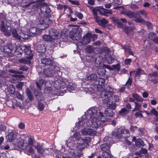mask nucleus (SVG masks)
Returning <instances> with one entry per match:
<instances>
[{
  "label": "nucleus",
  "instance_id": "obj_1",
  "mask_svg": "<svg viewBox=\"0 0 158 158\" xmlns=\"http://www.w3.org/2000/svg\"><path fill=\"white\" fill-rule=\"evenodd\" d=\"M97 114V109L95 107L90 108L85 113L87 116H89L92 127L95 128H98L100 125L103 126L104 123L109 121V118L108 117H112L114 114L113 111L109 108H106L104 112L105 115L107 117V118L104 117L101 112H99L98 118V115Z\"/></svg>",
  "mask_w": 158,
  "mask_h": 158
},
{
  "label": "nucleus",
  "instance_id": "obj_2",
  "mask_svg": "<svg viewBox=\"0 0 158 158\" xmlns=\"http://www.w3.org/2000/svg\"><path fill=\"white\" fill-rule=\"evenodd\" d=\"M1 31H3L4 34L8 36H9L12 33L13 36L17 39L20 40V36L17 34L16 30L15 28H12L8 23H6L5 25L3 22H2L1 23Z\"/></svg>",
  "mask_w": 158,
  "mask_h": 158
},
{
  "label": "nucleus",
  "instance_id": "obj_3",
  "mask_svg": "<svg viewBox=\"0 0 158 158\" xmlns=\"http://www.w3.org/2000/svg\"><path fill=\"white\" fill-rule=\"evenodd\" d=\"M91 141V139L89 137H85L83 139H79L77 142L76 147L78 150L82 151L85 147L87 148L89 146L88 143Z\"/></svg>",
  "mask_w": 158,
  "mask_h": 158
},
{
  "label": "nucleus",
  "instance_id": "obj_4",
  "mask_svg": "<svg viewBox=\"0 0 158 158\" xmlns=\"http://www.w3.org/2000/svg\"><path fill=\"white\" fill-rule=\"evenodd\" d=\"M129 131L121 128H118L112 134V136L118 139L127 138L130 136Z\"/></svg>",
  "mask_w": 158,
  "mask_h": 158
},
{
  "label": "nucleus",
  "instance_id": "obj_5",
  "mask_svg": "<svg viewBox=\"0 0 158 158\" xmlns=\"http://www.w3.org/2000/svg\"><path fill=\"white\" fill-rule=\"evenodd\" d=\"M57 66H51L50 67L45 68L43 71V74L44 75V77H51L54 73L57 71Z\"/></svg>",
  "mask_w": 158,
  "mask_h": 158
},
{
  "label": "nucleus",
  "instance_id": "obj_6",
  "mask_svg": "<svg viewBox=\"0 0 158 158\" xmlns=\"http://www.w3.org/2000/svg\"><path fill=\"white\" fill-rule=\"evenodd\" d=\"M9 73L16 74L13 76L11 79V82L13 83H16L19 80H21V79L24 77V76L23 75L18 74L19 73H20L21 74H22V72L20 73L13 69H10L9 70Z\"/></svg>",
  "mask_w": 158,
  "mask_h": 158
},
{
  "label": "nucleus",
  "instance_id": "obj_7",
  "mask_svg": "<svg viewBox=\"0 0 158 158\" xmlns=\"http://www.w3.org/2000/svg\"><path fill=\"white\" fill-rule=\"evenodd\" d=\"M110 95L108 94L106 97L104 98L103 99V102L105 104L107 105V108H109L110 110H113L115 109L116 106L115 103L112 102V100L109 98V96Z\"/></svg>",
  "mask_w": 158,
  "mask_h": 158
},
{
  "label": "nucleus",
  "instance_id": "obj_8",
  "mask_svg": "<svg viewBox=\"0 0 158 158\" xmlns=\"http://www.w3.org/2000/svg\"><path fill=\"white\" fill-rule=\"evenodd\" d=\"M109 94L110 95V96H109V98L112 100V102L115 103V102L118 100L119 98L117 95H111L108 92L106 91H102L100 93L101 97L104 98H105V97H106Z\"/></svg>",
  "mask_w": 158,
  "mask_h": 158
},
{
  "label": "nucleus",
  "instance_id": "obj_9",
  "mask_svg": "<svg viewBox=\"0 0 158 158\" xmlns=\"http://www.w3.org/2000/svg\"><path fill=\"white\" fill-rule=\"evenodd\" d=\"M112 19L114 23L119 28L123 27V25L127 23V21L124 18L119 19L115 17H113Z\"/></svg>",
  "mask_w": 158,
  "mask_h": 158
},
{
  "label": "nucleus",
  "instance_id": "obj_10",
  "mask_svg": "<svg viewBox=\"0 0 158 158\" xmlns=\"http://www.w3.org/2000/svg\"><path fill=\"white\" fill-rule=\"evenodd\" d=\"M86 116H83L82 117V119L81 120V121H79L78 123H76V125L78 126L80 129L81 127L86 126H87L90 125V124L89 123L90 122L86 118H85Z\"/></svg>",
  "mask_w": 158,
  "mask_h": 158
},
{
  "label": "nucleus",
  "instance_id": "obj_11",
  "mask_svg": "<svg viewBox=\"0 0 158 158\" xmlns=\"http://www.w3.org/2000/svg\"><path fill=\"white\" fill-rule=\"evenodd\" d=\"M97 38L96 35L95 34L92 35L91 33H88L85 36L83 39L82 44H86L90 43L92 38Z\"/></svg>",
  "mask_w": 158,
  "mask_h": 158
},
{
  "label": "nucleus",
  "instance_id": "obj_12",
  "mask_svg": "<svg viewBox=\"0 0 158 158\" xmlns=\"http://www.w3.org/2000/svg\"><path fill=\"white\" fill-rule=\"evenodd\" d=\"M49 34L50 36L53 38V40L54 41L59 39L60 37V33L57 30L54 28L50 29L49 31Z\"/></svg>",
  "mask_w": 158,
  "mask_h": 158
},
{
  "label": "nucleus",
  "instance_id": "obj_13",
  "mask_svg": "<svg viewBox=\"0 0 158 158\" xmlns=\"http://www.w3.org/2000/svg\"><path fill=\"white\" fill-rule=\"evenodd\" d=\"M123 14L130 18H133V20H134L135 22L136 19H140L141 18L139 15L129 11H125Z\"/></svg>",
  "mask_w": 158,
  "mask_h": 158
},
{
  "label": "nucleus",
  "instance_id": "obj_14",
  "mask_svg": "<svg viewBox=\"0 0 158 158\" xmlns=\"http://www.w3.org/2000/svg\"><path fill=\"white\" fill-rule=\"evenodd\" d=\"M41 63L44 66H54L53 64V61L49 59L43 58L41 60Z\"/></svg>",
  "mask_w": 158,
  "mask_h": 158
},
{
  "label": "nucleus",
  "instance_id": "obj_15",
  "mask_svg": "<svg viewBox=\"0 0 158 158\" xmlns=\"http://www.w3.org/2000/svg\"><path fill=\"white\" fill-rule=\"evenodd\" d=\"M17 132L15 131H12L6 136V138L9 142H11L15 139Z\"/></svg>",
  "mask_w": 158,
  "mask_h": 158
},
{
  "label": "nucleus",
  "instance_id": "obj_16",
  "mask_svg": "<svg viewBox=\"0 0 158 158\" xmlns=\"http://www.w3.org/2000/svg\"><path fill=\"white\" fill-rule=\"evenodd\" d=\"M52 22V21L48 18L45 19H44L42 23H40V29H44L49 26V24Z\"/></svg>",
  "mask_w": 158,
  "mask_h": 158
},
{
  "label": "nucleus",
  "instance_id": "obj_17",
  "mask_svg": "<svg viewBox=\"0 0 158 158\" xmlns=\"http://www.w3.org/2000/svg\"><path fill=\"white\" fill-rule=\"evenodd\" d=\"M102 7L100 6V7H96V8H94L91 7V9L92 10L93 14L94 15V19L95 20L99 17L98 15L97 12H99L100 13V9H102ZM101 14V13H100Z\"/></svg>",
  "mask_w": 158,
  "mask_h": 158
},
{
  "label": "nucleus",
  "instance_id": "obj_18",
  "mask_svg": "<svg viewBox=\"0 0 158 158\" xmlns=\"http://www.w3.org/2000/svg\"><path fill=\"white\" fill-rule=\"evenodd\" d=\"M33 56L32 55L27 56L25 58H22L19 60L20 63L26 64H31V61L30 60L32 58Z\"/></svg>",
  "mask_w": 158,
  "mask_h": 158
},
{
  "label": "nucleus",
  "instance_id": "obj_19",
  "mask_svg": "<svg viewBox=\"0 0 158 158\" xmlns=\"http://www.w3.org/2000/svg\"><path fill=\"white\" fill-rule=\"evenodd\" d=\"M104 144H106L107 146H109L110 147L112 144L114 143V141L111 137L106 136L103 139Z\"/></svg>",
  "mask_w": 158,
  "mask_h": 158
},
{
  "label": "nucleus",
  "instance_id": "obj_20",
  "mask_svg": "<svg viewBox=\"0 0 158 158\" xmlns=\"http://www.w3.org/2000/svg\"><path fill=\"white\" fill-rule=\"evenodd\" d=\"M95 20L99 25L102 26H104L108 23V21L106 19L103 18L102 19H100V17H98Z\"/></svg>",
  "mask_w": 158,
  "mask_h": 158
},
{
  "label": "nucleus",
  "instance_id": "obj_21",
  "mask_svg": "<svg viewBox=\"0 0 158 158\" xmlns=\"http://www.w3.org/2000/svg\"><path fill=\"white\" fill-rule=\"evenodd\" d=\"M136 22L138 23H140L143 24H146L147 26L148 29H150L152 28L151 23L148 22H146L143 19L141 18L140 19H136Z\"/></svg>",
  "mask_w": 158,
  "mask_h": 158
},
{
  "label": "nucleus",
  "instance_id": "obj_22",
  "mask_svg": "<svg viewBox=\"0 0 158 158\" xmlns=\"http://www.w3.org/2000/svg\"><path fill=\"white\" fill-rule=\"evenodd\" d=\"M135 74V77L138 78H139L140 76L141 75H145L146 73L144 72L143 70L141 69H139L136 71L134 72Z\"/></svg>",
  "mask_w": 158,
  "mask_h": 158
},
{
  "label": "nucleus",
  "instance_id": "obj_23",
  "mask_svg": "<svg viewBox=\"0 0 158 158\" xmlns=\"http://www.w3.org/2000/svg\"><path fill=\"white\" fill-rule=\"evenodd\" d=\"M27 140H23L18 144L19 148L22 149L26 148L27 147Z\"/></svg>",
  "mask_w": 158,
  "mask_h": 158
},
{
  "label": "nucleus",
  "instance_id": "obj_24",
  "mask_svg": "<svg viewBox=\"0 0 158 158\" xmlns=\"http://www.w3.org/2000/svg\"><path fill=\"white\" fill-rule=\"evenodd\" d=\"M148 152L147 149L142 148L139 152H136L135 153V155L138 156L140 157H142L143 156V154H145Z\"/></svg>",
  "mask_w": 158,
  "mask_h": 158
},
{
  "label": "nucleus",
  "instance_id": "obj_25",
  "mask_svg": "<svg viewBox=\"0 0 158 158\" xmlns=\"http://www.w3.org/2000/svg\"><path fill=\"white\" fill-rule=\"evenodd\" d=\"M34 147L37 149V152L41 154H43L44 151V149L39 143L35 145Z\"/></svg>",
  "mask_w": 158,
  "mask_h": 158
},
{
  "label": "nucleus",
  "instance_id": "obj_26",
  "mask_svg": "<svg viewBox=\"0 0 158 158\" xmlns=\"http://www.w3.org/2000/svg\"><path fill=\"white\" fill-rule=\"evenodd\" d=\"M87 78L89 80H94L97 81L98 80V76L96 74L92 73L88 76Z\"/></svg>",
  "mask_w": 158,
  "mask_h": 158
},
{
  "label": "nucleus",
  "instance_id": "obj_27",
  "mask_svg": "<svg viewBox=\"0 0 158 158\" xmlns=\"http://www.w3.org/2000/svg\"><path fill=\"white\" fill-rule=\"evenodd\" d=\"M110 147L106 144L103 143L100 146V148L103 152L109 151Z\"/></svg>",
  "mask_w": 158,
  "mask_h": 158
},
{
  "label": "nucleus",
  "instance_id": "obj_28",
  "mask_svg": "<svg viewBox=\"0 0 158 158\" xmlns=\"http://www.w3.org/2000/svg\"><path fill=\"white\" fill-rule=\"evenodd\" d=\"M132 96L134 100H136L138 102H142L144 100V99L142 97L137 94H133Z\"/></svg>",
  "mask_w": 158,
  "mask_h": 158
},
{
  "label": "nucleus",
  "instance_id": "obj_29",
  "mask_svg": "<svg viewBox=\"0 0 158 158\" xmlns=\"http://www.w3.org/2000/svg\"><path fill=\"white\" fill-rule=\"evenodd\" d=\"M24 46L25 47V48L23 49L25 54L27 55H32V51L30 49V48L29 47H27L25 45H24Z\"/></svg>",
  "mask_w": 158,
  "mask_h": 158
},
{
  "label": "nucleus",
  "instance_id": "obj_30",
  "mask_svg": "<svg viewBox=\"0 0 158 158\" xmlns=\"http://www.w3.org/2000/svg\"><path fill=\"white\" fill-rule=\"evenodd\" d=\"M43 39L46 41H54L53 38L50 35H44L43 36Z\"/></svg>",
  "mask_w": 158,
  "mask_h": 158
},
{
  "label": "nucleus",
  "instance_id": "obj_31",
  "mask_svg": "<svg viewBox=\"0 0 158 158\" xmlns=\"http://www.w3.org/2000/svg\"><path fill=\"white\" fill-rule=\"evenodd\" d=\"M67 87L70 91L74 90L76 89V86L75 84L70 83L67 85Z\"/></svg>",
  "mask_w": 158,
  "mask_h": 158
},
{
  "label": "nucleus",
  "instance_id": "obj_32",
  "mask_svg": "<svg viewBox=\"0 0 158 158\" xmlns=\"http://www.w3.org/2000/svg\"><path fill=\"white\" fill-rule=\"evenodd\" d=\"M106 91L108 92L109 94H110L111 95H112L113 93H114L115 92V89L112 88L111 87L108 86L107 88V89L104 90L103 91Z\"/></svg>",
  "mask_w": 158,
  "mask_h": 158
},
{
  "label": "nucleus",
  "instance_id": "obj_33",
  "mask_svg": "<svg viewBox=\"0 0 158 158\" xmlns=\"http://www.w3.org/2000/svg\"><path fill=\"white\" fill-rule=\"evenodd\" d=\"M135 144L138 147H141L143 146L144 143L142 139H139L135 142Z\"/></svg>",
  "mask_w": 158,
  "mask_h": 158
},
{
  "label": "nucleus",
  "instance_id": "obj_34",
  "mask_svg": "<svg viewBox=\"0 0 158 158\" xmlns=\"http://www.w3.org/2000/svg\"><path fill=\"white\" fill-rule=\"evenodd\" d=\"M35 146V145H32L30 146V147L29 148L28 150V151L30 153L33 155V156H34V157H36V155L35 154V151L33 148H35L34 147Z\"/></svg>",
  "mask_w": 158,
  "mask_h": 158
},
{
  "label": "nucleus",
  "instance_id": "obj_35",
  "mask_svg": "<svg viewBox=\"0 0 158 158\" xmlns=\"http://www.w3.org/2000/svg\"><path fill=\"white\" fill-rule=\"evenodd\" d=\"M45 83V81L43 79H41L39 81V82L36 81L35 82L37 87L40 90L41 85Z\"/></svg>",
  "mask_w": 158,
  "mask_h": 158
},
{
  "label": "nucleus",
  "instance_id": "obj_36",
  "mask_svg": "<svg viewBox=\"0 0 158 158\" xmlns=\"http://www.w3.org/2000/svg\"><path fill=\"white\" fill-rule=\"evenodd\" d=\"M106 59L108 63L110 64L112 63L114 60V57L111 55H109Z\"/></svg>",
  "mask_w": 158,
  "mask_h": 158
},
{
  "label": "nucleus",
  "instance_id": "obj_37",
  "mask_svg": "<svg viewBox=\"0 0 158 158\" xmlns=\"http://www.w3.org/2000/svg\"><path fill=\"white\" fill-rule=\"evenodd\" d=\"M103 158H111L110 154L108 152H103L102 153Z\"/></svg>",
  "mask_w": 158,
  "mask_h": 158
},
{
  "label": "nucleus",
  "instance_id": "obj_38",
  "mask_svg": "<svg viewBox=\"0 0 158 158\" xmlns=\"http://www.w3.org/2000/svg\"><path fill=\"white\" fill-rule=\"evenodd\" d=\"M129 111L128 110H127L125 108H122L119 112V113L122 115H123L127 114Z\"/></svg>",
  "mask_w": 158,
  "mask_h": 158
},
{
  "label": "nucleus",
  "instance_id": "obj_39",
  "mask_svg": "<svg viewBox=\"0 0 158 158\" xmlns=\"http://www.w3.org/2000/svg\"><path fill=\"white\" fill-rule=\"evenodd\" d=\"M96 134V131L95 130L92 128H89L88 131V135H95Z\"/></svg>",
  "mask_w": 158,
  "mask_h": 158
},
{
  "label": "nucleus",
  "instance_id": "obj_40",
  "mask_svg": "<svg viewBox=\"0 0 158 158\" xmlns=\"http://www.w3.org/2000/svg\"><path fill=\"white\" fill-rule=\"evenodd\" d=\"M59 81H60V80L56 81L54 83V86L57 89L61 87V85L60 84Z\"/></svg>",
  "mask_w": 158,
  "mask_h": 158
},
{
  "label": "nucleus",
  "instance_id": "obj_41",
  "mask_svg": "<svg viewBox=\"0 0 158 158\" xmlns=\"http://www.w3.org/2000/svg\"><path fill=\"white\" fill-rule=\"evenodd\" d=\"M85 50L87 52L89 53L93 52L94 51V48L90 46H87Z\"/></svg>",
  "mask_w": 158,
  "mask_h": 158
},
{
  "label": "nucleus",
  "instance_id": "obj_42",
  "mask_svg": "<svg viewBox=\"0 0 158 158\" xmlns=\"http://www.w3.org/2000/svg\"><path fill=\"white\" fill-rule=\"evenodd\" d=\"M25 47L24 46H22L21 47L17 46L15 50L19 52H23V49H24Z\"/></svg>",
  "mask_w": 158,
  "mask_h": 158
},
{
  "label": "nucleus",
  "instance_id": "obj_43",
  "mask_svg": "<svg viewBox=\"0 0 158 158\" xmlns=\"http://www.w3.org/2000/svg\"><path fill=\"white\" fill-rule=\"evenodd\" d=\"M125 51L130 54L131 55H133V53L131 50L130 47L128 46L127 45L125 46Z\"/></svg>",
  "mask_w": 158,
  "mask_h": 158
},
{
  "label": "nucleus",
  "instance_id": "obj_44",
  "mask_svg": "<svg viewBox=\"0 0 158 158\" xmlns=\"http://www.w3.org/2000/svg\"><path fill=\"white\" fill-rule=\"evenodd\" d=\"M98 79H99L98 82L99 85H103L105 84V80L104 79L102 78H98Z\"/></svg>",
  "mask_w": 158,
  "mask_h": 158
},
{
  "label": "nucleus",
  "instance_id": "obj_45",
  "mask_svg": "<svg viewBox=\"0 0 158 158\" xmlns=\"http://www.w3.org/2000/svg\"><path fill=\"white\" fill-rule=\"evenodd\" d=\"M89 128H84L81 130V133L84 135H88Z\"/></svg>",
  "mask_w": 158,
  "mask_h": 158
},
{
  "label": "nucleus",
  "instance_id": "obj_46",
  "mask_svg": "<svg viewBox=\"0 0 158 158\" xmlns=\"http://www.w3.org/2000/svg\"><path fill=\"white\" fill-rule=\"evenodd\" d=\"M134 103L135 104V107L136 108V110H139L141 107V104L137 102H135Z\"/></svg>",
  "mask_w": 158,
  "mask_h": 158
},
{
  "label": "nucleus",
  "instance_id": "obj_47",
  "mask_svg": "<svg viewBox=\"0 0 158 158\" xmlns=\"http://www.w3.org/2000/svg\"><path fill=\"white\" fill-rule=\"evenodd\" d=\"M81 135L79 133H76L73 135V136L77 140V141L79 139H82L80 138Z\"/></svg>",
  "mask_w": 158,
  "mask_h": 158
},
{
  "label": "nucleus",
  "instance_id": "obj_48",
  "mask_svg": "<svg viewBox=\"0 0 158 158\" xmlns=\"http://www.w3.org/2000/svg\"><path fill=\"white\" fill-rule=\"evenodd\" d=\"M23 85V82H20L19 83L16 85V87L18 90H21Z\"/></svg>",
  "mask_w": 158,
  "mask_h": 158
},
{
  "label": "nucleus",
  "instance_id": "obj_49",
  "mask_svg": "<svg viewBox=\"0 0 158 158\" xmlns=\"http://www.w3.org/2000/svg\"><path fill=\"white\" fill-rule=\"evenodd\" d=\"M150 113L151 114H152L156 116H157L158 115L157 112L154 108H153L151 110Z\"/></svg>",
  "mask_w": 158,
  "mask_h": 158
},
{
  "label": "nucleus",
  "instance_id": "obj_50",
  "mask_svg": "<svg viewBox=\"0 0 158 158\" xmlns=\"http://www.w3.org/2000/svg\"><path fill=\"white\" fill-rule=\"evenodd\" d=\"M2 50L5 52H9L10 51V49L7 45L4 46L3 47Z\"/></svg>",
  "mask_w": 158,
  "mask_h": 158
},
{
  "label": "nucleus",
  "instance_id": "obj_51",
  "mask_svg": "<svg viewBox=\"0 0 158 158\" xmlns=\"http://www.w3.org/2000/svg\"><path fill=\"white\" fill-rule=\"evenodd\" d=\"M75 15L80 19H81L83 17V15L81 13L76 12L75 13Z\"/></svg>",
  "mask_w": 158,
  "mask_h": 158
},
{
  "label": "nucleus",
  "instance_id": "obj_52",
  "mask_svg": "<svg viewBox=\"0 0 158 158\" xmlns=\"http://www.w3.org/2000/svg\"><path fill=\"white\" fill-rule=\"evenodd\" d=\"M149 76L151 77H158V74L157 73V72H153L152 73H149Z\"/></svg>",
  "mask_w": 158,
  "mask_h": 158
},
{
  "label": "nucleus",
  "instance_id": "obj_53",
  "mask_svg": "<svg viewBox=\"0 0 158 158\" xmlns=\"http://www.w3.org/2000/svg\"><path fill=\"white\" fill-rule=\"evenodd\" d=\"M38 106L40 110H43L44 109V105L43 103L41 102H39Z\"/></svg>",
  "mask_w": 158,
  "mask_h": 158
},
{
  "label": "nucleus",
  "instance_id": "obj_54",
  "mask_svg": "<svg viewBox=\"0 0 158 158\" xmlns=\"http://www.w3.org/2000/svg\"><path fill=\"white\" fill-rule=\"evenodd\" d=\"M99 59H100V57H97L96 58L95 60V62L96 64H100L102 62V60H100Z\"/></svg>",
  "mask_w": 158,
  "mask_h": 158
},
{
  "label": "nucleus",
  "instance_id": "obj_55",
  "mask_svg": "<svg viewBox=\"0 0 158 158\" xmlns=\"http://www.w3.org/2000/svg\"><path fill=\"white\" fill-rule=\"evenodd\" d=\"M99 59H100V57H97L96 58L95 60V62L96 64H100L102 62V60H100Z\"/></svg>",
  "mask_w": 158,
  "mask_h": 158
},
{
  "label": "nucleus",
  "instance_id": "obj_56",
  "mask_svg": "<svg viewBox=\"0 0 158 158\" xmlns=\"http://www.w3.org/2000/svg\"><path fill=\"white\" fill-rule=\"evenodd\" d=\"M131 62V59H126L124 60L125 64L126 65L130 64Z\"/></svg>",
  "mask_w": 158,
  "mask_h": 158
},
{
  "label": "nucleus",
  "instance_id": "obj_57",
  "mask_svg": "<svg viewBox=\"0 0 158 158\" xmlns=\"http://www.w3.org/2000/svg\"><path fill=\"white\" fill-rule=\"evenodd\" d=\"M44 8H45V11L46 13H49L51 12L50 8L47 6H44Z\"/></svg>",
  "mask_w": 158,
  "mask_h": 158
},
{
  "label": "nucleus",
  "instance_id": "obj_58",
  "mask_svg": "<svg viewBox=\"0 0 158 158\" xmlns=\"http://www.w3.org/2000/svg\"><path fill=\"white\" fill-rule=\"evenodd\" d=\"M23 52H19L17 51H15V54L17 57H20L22 55Z\"/></svg>",
  "mask_w": 158,
  "mask_h": 158
},
{
  "label": "nucleus",
  "instance_id": "obj_59",
  "mask_svg": "<svg viewBox=\"0 0 158 158\" xmlns=\"http://www.w3.org/2000/svg\"><path fill=\"white\" fill-rule=\"evenodd\" d=\"M135 116L136 117L143 118V117L142 114L139 112H136L135 114Z\"/></svg>",
  "mask_w": 158,
  "mask_h": 158
},
{
  "label": "nucleus",
  "instance_id": "obj_60",
  "mask_svg": "<svg viewBox=\"0 0 158 158\" xmlns=\"http://www.w3.org/2000/svg\"><path fill=\"white\" fill-rule=\"evenodd\" d=\"M72 40L74 41V42H77L78 40L79 39V38L77 37H76L75 36H73L70 37Z\"/></svg>",
  "mask_w": 158,
  "mask_h": 158
},
{
  "label": "nucleus",
  "instance_id": "obj_61",
  "mask_svg": "<svg viewBox=\"0 0 158 158\" xmlns=\"http://www.w3.org/2000/svg\"><path fill=\"white\" fill-rule=\"evenodd\" d=\"M27 141H28V143L27 144L28 145H30V146L34 145H33V140L31 138H28V139Z\"/></svg>",
  "mask_w": 158,
  "mask_h": 158
},
{
  "label": "nucleus",
  "instance_id": "obj_62",
  "mask_svg": "<svg viewBox=\"0 0 158 158\" xmlns=\"http://www.w3.org/2000/svg\"><path fill=\"white\" fill-rule=\"evenodd\" d=\"M11 88V90L10 91V93L11 94L14 93L15 91V87L13 85H11L10 86V89Z\"/></svg>",
  "mask_w": 158,
  "mask_h": 158
},
{
  "label": "nucleus",
  "instance_id": "obj_63",
  "mask_svg": "<svg viewBox=\"0 0 158 158\" xmlns=\"http://www.w3.org/2000/svg\"><path fill=\"white\" fill-rule=\"evenodd\" d=\"M16 94L18 98L22 100L23 99L22 96L19 92H16Z\"/></svg>",
  "mask_w": 158,
  "mask_h": 158
},
{
  "label": "nucleus",
  "instance_id": "obj_64",
  "mask_svg": "<svg viewBox=\"0 0 158 158\" xmlns=\"http://www.w3.org/2000/svg\"><path fill=\"white\" fill-rule=\"evenodd\" d=\"M19 69V70L26 71L28 70V68L27 67L24 66L20 67Z\"/></svg>",
  "mask_w": 158,
  "mask_h": 158
}]
</instances>
